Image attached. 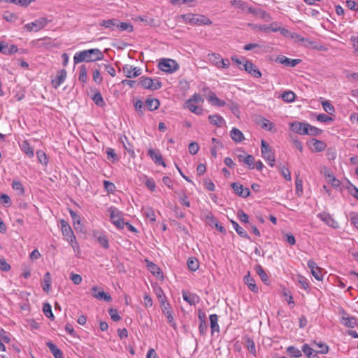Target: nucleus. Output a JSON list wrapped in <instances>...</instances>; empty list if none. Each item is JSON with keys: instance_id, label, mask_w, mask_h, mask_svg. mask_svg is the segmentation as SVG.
I'll use <instances>...</instances> for the list:
<instances>
[{"instance_id": "obj_1", "label": "nucleus", "mask_w": 358, "mask_h": 358, "mask_svg": "<svg viewBox=\"0 0 358 358\" xmlns=\"http://www.w3.org/2000/svg\"><path fill=\"white\" fill-rule=\"evenodd\" d=\"M103 53L98 48L85 50L76 52L73 57L75 64L85 62H94L103 59Z\"/></svg>"}, {"instance_id": "obj_2", "label": "nucleus", "mask_w": 358, "mask_h": 358, "mask_svg": "<svg viewBox=\"0 0 358 358\" xmlns=\"http://www.w3.org/2000/svg\"><path fill=\"white\" fill-rule=\"evenodd\" d=\"M183 22L192 25H210L212 21L206 16L193 13H187L180 16Z\"/></svg>"}, {"instance_id": "obj_3", "label": "nucleus", "mask_w": 358, "mask_h": 358, "mask_svg": "<svg viewBox=\"0 0 358 358\" xmlns=\"http://www.w3.org/2000/svg\"><path fill=\"white\" fill-rule=\"evenodd\" d=\"M61 229L62 235L64 236V239L67 241L74 248L75 245H78L76 236L71 226L64 220H61Z\"/></svg>"}, {"instance_id": "obj_4", "label": "nucleus", "mask_w": 358, "mask_h": 358, "mask_svg": "<svg viewBox=\"0 0 358 358\" xmlns=\"http://www.w3.org/2000/svg\"><path fill=\"white\" fill-rule=\"evenodd\" d=\"M158 67L160 70L171 73L176 71L179 68V65L173 59H162L158 64Z\"/></svg>"}, {"instance_id": "obj_5", "label": "nucleus", "mask_w": 358, "mask_h": 358, "mask_svg": "<svg viewBox=\"0 0 358 358\" xmlns=\"http://www.w3.org/2000/svg\"><path fill=\"white\" fill-rule=\"evenodd\" d=\"M139 84L145 89L157 90L162 87V83L158 79H152L149 77H141Z\"/></svg>"}, {"instance_id": "obj_6", "label": "nucleus", "mask_w": 358, "mask_h": 358, "mask_svg": "<svg viewBox=\"0 0 358 358\" xmlns=\"http://www.w3.org/2000/svg\"><path fill=\"white\" fill-rule=\"evenodd\" d=\"M261 145L262 157L266 161H267L269 166H273L275 162V155L273 152L269 145L264 140H262Z\"/></svg>"}, {"instance_id": "obj_7", "label": "nucleus", "mask_w": 358, "mask_h": 358, "mask_svg": "<svg viewBox=\"0 0 358 358\" xmlns=\"http://www.w3.org/2000/svg\"><path fill=\"white\" fill-rule=\"evenodd\" d=\"M48 20L45 17H40L35 21L26 24L24 29L28 31H38L47 25Z\"/></svg>"}, {"instance_id": "obj_8", "label": "nucleus", "mask_w": 358, "mask_h": 358, "mask_svg": "<svg viewBox=\"0 0 358 358\" xmlns=\"http://www.w3.org/2000/svg\"><path fill=\"white\" fill-rule=\"evenodd\" d=\"M110 219L113 223L118 228L123 229L124 227L125 222L123 219L120 217L119 210L113 207L109 209Z\"/></svg>"}, {"instance_id": "obj_9", "label": "nucleus", "mask_w": 358, "mask_h": 358, "mask_svg": "<svg viewBox=\"0 0 358 358\" xmlns=\"http://www.w3.org/2000/svg\"><path fill=\"white\" fill-rule=\"evenodd\" d=\"M243 69L255 78L262 77V73L259 69L250 60H245L243 65Z\"/></svg>"}, {"instance_id": "obj_10", "label": "nucleus", "mask_w": 358, "mask_h": 358, "mask_svg": "<svg viewBox=\"0 0 358 358\" xmlns=\"http://www.w3.org/2000/svg\"><path fill=\"white\" fill-rule=\"evenodd\" d=\"M317 217L323 221L327 225L333 229L339 227L338 222L329 213L322 212L317 215Z\"/></svg>"}, {"instance_id": "obj_11", "label": "nucleus", "mask_w": 358, "mask_h": 358, "mask_svg": "<svg viewBox=\"0 0 358 358\" xmlns=\"http://www.w3.org/2000/svg\"><path fill=\"white\" fill-rule=\"evenodd\" d=\"M341 322L342 324L349 328H354L357 325V319L355 317L349 316L348 314L343 310H341Z\"/></svg>"}, {"instance_id": "obj_12", "label": "nucleus", "mask_w": 358, "mask_h": 358, "mask_svg": "<svg viewBox=\"0 0 358 358\" xmlns=\"http://www.w3.org/2000/svg\"><path fill=\"white\" fill-rule=\"evenodd\" d=\"M307 264L314 278L317 280H322L323 278L322 269L317 266V263L310 259L308 261Z\"/></svg>"}, {"instance_id": "obj_13", "label": "nucleus", "mask_w": 358, "mask_h": 358, "mask_svg": "<svg viewBox=\"0 0 358 358\" xmlns=\"http://www.w3.org/2000/svg\"><path fill=\"white\" fill-rule=\"evenodd\" d=\"M122 71L128 78H136L141 74V69L126 64L122 67Z\"/></svg>"}, {"instance_id": "obj_14", "label": "nucleus", "mask_w": 358, "mask_h": 358, "mask_svg": "<svg viewBox=\"0 0 358 358\" xmlns=\"http://www.w3.org/2000/svg\"><path fill=\"white\" fill-rule=\"evenodd\" d=\"M91 290L93 297L99 300H104L107 302H109L112 300L110 295L104 292L103 290L99 289L97 287H92Z\"/></svg>"}, {"instance_id": "obj_15", "label": "nucleus", "mask_w": 358, "mask_h": 358, "mask_svg": "<svg viewBox=\"0 0 358 358\" xmlns=\"http://www.w3.org/2000/svg\"><path fill=\"white\" fill-rule=\"evenodd\" d=\"M306 123L301 122H294L290 123V129L300 135H306L307 133Z\"/></svg>"}, {"instance_id": "obj_16", "label": "nucleus", "mask_w": 358, "mask_h": 358, "mask_svg": "<svg viewBox=\"0 0 358 358\" xmlns=\"http://www.w3.org/2000/svg\"><path fill=\"white\" fill-rule=\"evenodd\" d=\"M93 236L101 246L105 249L109 248L108 238L104 233L96 231H94Z\"/></svg>"}, {"instance_id": "obj_17", "label": "nucleus", "mask_w": 358, "mask_h": 358, "mask_svg": "<svg viewBox=\"0 0 358 358\" xmlns=\"http://www.w3.org/2000/svg\"><path fill=\"white\" fill-rule=\"evenodd\" d=\"M233 190L240 196L246 198L250 196V191L248 188H244L242 185L238 182H233L231 184Z\"/></svg>"}, {"instance_id": "obj_18", "label": "nucleus", "mask_w": 358, "mask_h": 358, "mask_svg": "<svg viewBox=\"0 0 358 358\" xmlns=\"http://www.w3.org/2000/svg\"><path fill=\"white\" fill-rule=\"evenodd\" d=\"M161 306L162 312L166 315L168 322L173 327H175L176 324H173V317L171 315V308L169 303H166L165 300L162 299Z\"/></svg>"}, {"instance_id": "obj_19", "label": "nucleus", "mask_w": 358, "mask_h": 358, "mask_svg": "<svg viewBox=\"0 0 358 358\" xmlns=\"http://www.w3.org/2000/svg\"><path fill=\"white\" fill-rule=\"evenodd\" d=\"M18 51L15 45H9L5 42H0V52L3 55H10Z\"/></svg>"}, {"instance_id": "obj_20", "label": "nucleus", "mask_w": 358, "mask_h": 358, "mask_svg": "<svg viewBox=\"0 0 358 358\" xmlns=\"http://www.w3.org/2000/svg\"><path fill=\"white\" fill-rule=\"evenodd\" d=\"M148 155L152 158V159L155 162V164H158L159 165L163 166L164 167L166 166V164L162 159V155L160 152L158 150H154V149H149Z\"/></svg>"}, {"instance_id": "obj_21", "label": "nucleus", "mask_w": 358, "mask_h": 358, "mask_svg": "<svg viewBox=\"0 0 358 358\" xmlns=\"http://www.w3.org/2000/svg\"><path fill=\"white\" fill-rule=\"evenodd\" d=\"M118 20L115 18L109 20H102L99 22V25L106 29H109L110 31H115L117 29Z\"/></svg>"}, {"instance_id": "obj_22", "label": "nucleus", "mask_w": 358, "mask_h": 358, "mask_svg": "<svg viewBox=\"0 0 358 358\" xmlns=\"http://www.w3.org/2000/svg\"><path fill=\"white\" fill-rule=\"evenodd\" d=\"M278 61L287 66L294 67L301 62L299 59H289L285 56H280L278 57Z\"/></svg>"}, {"instance_id": "obj_23", "label": "nucleus", "mask_w": 358, "mask_h": 358, "mask_svg": "<svg viewBox=\"0 0 358 358\" xmlns=\"http://www.w3.org/2000/svg\"><path fill=\"white\" fill-rule=\"evenodd\" d=\"M326 147V143L322 141L315 138L310 141V148L315 152H322L325 150Z\"/></svg>"}, {"instance_id": "obj_24", "label": "nucleus", "mask_w": 358, "mask_h": 358, "mask_svg": "<svg viewBox=\"0 0 358 358\" xmlns=\"http://www.w3.org/2000/svg\"><path fill=\"white\" fill-rule=\"evenodd\" d=\"M67 76L66 71L64 69L60 70L57 73L56 78L52 80V83L55 88H57L66 79Z\"/></svg>"}, {"instance_id": "obj_25", "label": "nucleus", "mask_w": 358, "mask_h": 358, "mask_svg": "<svg viewBox=\"0 0 358 358\" xmlns=\"http://www.w3.org/2000/svg\"><path fill=\"white\" fill-rule=\"evenodd\" d=\"M208 120L210 124L218 127H221L225 124L224 119L220 115H210L208 116Z\"/></svg>"}, {"instance_id": "obj_26", "label": "nucleus", "mask_w": 358, "mask_h": 358, "mask_svg": "<svg viewBox=\"0 0 358 358\" xmlns=\"http://www.w3.org/2000/svg\"><path fill=\"white\" fill-rule=\"evenodd\" d=\"M302 351L308 358H318V354H320L317 349H313L308 344L302 346Z\"/></svg>"}, {"instance_id": "obj_27", "label": "nucleus", "mask_w": 358, "mask_h": 358, "mask_svg": "<svg viewBox=\"0 0 358 358\" xmlns=\"http://www.w3.org/2000/svg\"><path fill=\"white\" fill-rule=\"evenodd\" d=\"M231 223L235 231L241 237L245 238L248 240H250V237L248 234L247 231L243 228L240 227L239 224L236 221L231 220Z\"/></svg>"}, {"instance_id": "obj_28", "label": "nucleus", "mask_w": 358, "mask_h": 358, "mask_svg": "<svg viewBox=\"0 0 358 358\" xmlns=\"http://www.w3.org/2000/svg\"><path fill=\"white\" fill-rule=\"evenodd\" d=\"M255 270L258 275L260 277L261 280L266 284L268 285L270 282L269 278L266 273L264 271L263 267L258 264L255 266Z\"/></svg>"}, {"instance_id": "obj_29", "label": "nucleus", "mask_w": 358, "mask_h": 358, "mask_svg": "<svg viewBox=\"0 0 358 358\" xmlns=\"http://www.w3.org/2000/svg\"><path fill=\"white\" fill-rule=\"evenodd\" d=\"M230 135L233 141L236 143H241L245 139L243 134L238 129L235 127L231 129Z\"/></svg>"}, {"instance_id": "obj_30", "label": "nucleus", "mask_w": 358, "mask_h": 358, "mask_svg": "<svg viewBox=\"0 0 358 358\" xmlns=\"http://www.w3.org/2000/svg\"><path fill=\"white\" fill-rule=\"evenodd\" d=\"M46 345L55 358H64L62 352L53 343L49 341Z\"/></svg>"}, {"instance_id": "obj_31", "label": "nucleus", "mask_w": 358, "mask_h": 358, "mask_svg": "<svg viewBox=\"0 0 358 358\" xmlns=\"http://www.w3.org/2000/svg\"><path fill=\"white\" fill-rule=\"evenodd\" d=\"M207 99L208 101L212 102L213 105L219 107L224 106L226 104L224 101L217 98L215 94L213 92H210V94L207 96Z\"/></svg>"}, {"instance_id": "obj_32", "label": "nucleus", "mask_w": 358, "mask_h": 358, "mask_svg": "<svg viewBox=\"0 0 358 358\" xmlns=\"http://www.w3.org/2000/svg\"><path fill=\"white\" fill-rule=\"evenodd\" d=\"M244 281L252 292H258V287L255 284V280L250 276V273H248V274L244 277Z\"/></svg>"}, {"instance_id": "obj_33", "label": "nucleus", "mask_w": 358, "mask_h": 358, "mask_svg": "<svg viewBox=\"0 0 358 358\" xmlns=\"http://www.w3.org/2000/svg\"><path fill=\"white\" fill-rule=\"evenodd\" d=\"M209 319L210 323L211 333L213 334L215 331L219 332L220 327L217 323L218 316L216 314H212L210 315Z\"/></svg>"}, {"instance_id": "obj_34", "label": "nucleus", "mask_w": 358, "mask_h": 358, "mask_svg": "<svg viewBox=\"0 0 358 358\" xmlns=\"http://www.w3.org/2000/svg\"><path fill=\"white\" fill-rule=\"evenodd\" d=\"M145 106L150 111L157 110L159 106V101L157 99H147Z\"/></svg>"}, {"instance_id": "obj_35", "label": "nucleus", "mask_w": 358, "mask_h": 358, "mask_svg": "<svg viewBox=\"0 0 358 358\" xmlns=\"http://www.w3.org/2000/svg\"><path fill=\"white\" fill-rule=\"evenodd\" d=\"M22 150L30 158L34 155V149L27 141H24L21 145Z\"/></svg>"}, {"instance_id": "obj_36", "label": "nucleus", "mask_w": 358, "mask_h": 358, "mask_svg": "<svg viewBox=\"0 0 358 358\" xmlns=\"http://www.w3.org/2000/svg\"><path fill=\"white\" fill-rule=\"evenodd\" d=\"M52 284V278L51 275L49 272L45 273L43 276V289L45 292H48L50 291V288Z\"/></svg>"}, {"instance_id": "obj_37", "label": "nucleus", "mask_w": 358, "mask_h": 358, "mask_svg": "<svg viewBox=\"0 0 358 358\" xmlns=\"http://www.w3.org/2000/svg\"><path fill=\"white\" fill-rule=\"evenodd\" d=\"M117 29L120 31H127L131 33L134 31L133 25L130 22H120L118 20Z\"/></svg>"}, {"instance_id": "obj_38", "label": "nucleus", "mask_w": 358, "mask_h": 358, "mask_svg": "<svg viewBox=\"0 0 358 358\" xmlns=\"http://www.w3.org/2000/svg\"><path fill=\"white\" fill-rule=\"evenodd\" d=\"M147 266H148V268L149 271L154 275H155L157 277H160V278L163 277L162 272L161 271V270L158 267V266H157L155 264L150 262L148 263Z\"/></svg>"}, {"instance_id": "obj_39", "label": "nucleus", "mask_w": 358, "mask_h": 358, "mask_svg": "<svg viewBox=\"0 0 358 358\" xmlns=\"http://www.w3.org/2000/svg\"><path fill=\"white\" fill-rule=\"evenodd\" d=\"M183 299L189 303L190 305H194L196 302H198V296L194 294H187L185 292H182Z\"/></svg>"}, {"instance_id": "obj_40", "label": "nucleus", "mask_w": 358, "mask_h": 358, "mask_svg": "<svg viewBox=\"0 0 358 358\" xmlns=\"http://www.w3.org/2000/svg\"><path fill=\"white\" fill-rule=\"evenodd\" d=\"M287 352L293 358H299L302 356L301 351L294 346H289L287 348Z\"/></svg>"}, {"instance_id": "obj_41", "label": "nucleus", "mask_w": 358, "mask_h": 358, "mask_svg": "<svg viewBox=\"0 0 358 358\" xmlns=\"http://www.w3.org/2000/svg\"><path fill=\"white\" fill-rule=\"evenodd\" d=\"M88 76H87V70L85 65H82L80 67V72H79V77L78 80L83 84H85L87 81Z\"/></svg>"}, {"instance_id": "obj_42", "label": "nucleus", "mask_w": 358, "mask_h": 358, "mask_svg": "<svg viewBox=\"0 0 358 358\" xmlns=\"http://www.w3.org/2000/svg\"><path fill=\"white\" fill-rule=\"evenodd\" d=\"M185 106L191 112L196 114L201 115L202 113L203 109L197 106L194 105L193 103H191L190 101H187L185 102Z\"/></svg>"}, {"instance_id": "obj_43", "label": "nucleus", "mask_w": 358, "mask_h": 358, "mask_svg": "<svg viewBox=\"0 0 358 358\" xmlns=\"http://www.w3.org/2000/svg\"><path fill=\"white\" fill-rule=\"evenodd\" d=\"M208 60L215 66L219 67L222 57L219 54L211 53L208 55Z\"/></svg>"}, {"instance_id": "obj_44", "label": "nucleus", "mask_w": 358, "mask_h": 358, "mask_svg": "<svg viewBox=\"0 0 358 358\" xmlns=\"http://www.w3.org/2000/svg\"><path fill=\"white\" fill-rule=\"evenodd\" d=\"M92 99L98 106L102 107L105 106V101L99 91H96Z\"/></svg>"}, {"instance_id": "obj_45", "label": "nucleus", "mask_w": 358, "mask_h": 358, "mask_svg": "<svg viewBox=\"0 0 358 358\" xmlns=\"http://www.w3.org/2000/svg\"><path fill=\"white\" fill-rule=\"evenodd\" d=\"M187 264L189 269L192 271H196L199 268V261L196 258H194V257H189L187 259Z\"/></svg>"}, {"instance_id": "obj_46", "label": "nucleus", "mask_w": 358, "mask_h": 358, "mask_svg": "<svg viewBox=\"0 0 358 358\" xmlns=\"http://www.w3.org/2000/svg\"><path fill=\"white\" fill-rule=\"evenodd\" d=\"M306 127H307V133L306 135H310V136H318L322 133V130L319 128H317L314 126H312L308 123H306Z\"/></svg>"}, {"instance_id": "obj_47", "label": "nucleus", "mask_w": 358, "mask_h": 358, "mask_svg": "<svg viewBox=\"0 0 358 358\" xmlns=\"http://www.w3.org/2000/svg\"><path fill=\"white\" fill-rule=\"evenodd\" d=\"M43 311L45 315L50 319L51 320H54L55 316L52 312V307L50 303H45L43 306Z\"/></svg>"}, {"instance_id": "obj_48", "label": "nucleus", "mask_w": 358, "mask_h": 358, "mask_svg": "<svg viewBox=\"0 0 358 358\" xmlns=\"http://www.w3.org/2000/svg\"><path fill=\"white\" fill-rule=\"evenodd\" d=\"M205 222L211 227H214L215 226V224L218 223L217 219L213 216V215L211 213H208L205 216Z\"/></svg>"}, {"instance_id": "obj_49", "label": "nucleus", "mask_w": 358, "mask_h": 358, "mask_svg": "<svg viewBox=\"0 0 358 358\" xmlns=\"http://www.w3.org/2000/svg\"><path fill=\"white\" fill-rule=\"evenodd\" d=\"M314 345L317 347V350L320 354H327L329 352V347L325 343L314 342Z\"/></svg>"}, {"instance_id": "obj_50", "label": "nucleus", "mask_w": 358, "mask_h": 358, "mask_svg": "<svg viewBox=\"0 0 358 358\" xmlns=\"http://www.w3.org/2000/svg\"><path fill=\"white\" fill-rule=\"evenodd\" d=\"M282 99L286 102H292L295 99V94L292 91L285 92L282 94Z\"/></svg>"}, {"instance_id": "obj_51", "label": "nucleus", "mask_w": 358, "mask_h": 358, "mask_svg": "<svg viewBox=\"0 0 358 358\" xmlns=\"http://www.w3.org/2000/svg\"><path fill=\"white\" fill-rule=\"evenodd\" d=\"M36 156L38 159V161L42 164H45L46 165L48 162V158H47V156L45 155V153L42 151V150H37L36 152Z\"/></svg>"}, {"instance_id": "obj_52", "label": "nucleus", "mask_w": 358, "mask_h": 358, "mask_svg": "<svg viewBox=\"0 0 358 358\" xmlns=\"http://www.w3.org/2000/svg\"><path fill=\"white\" fill-rule=\"evenodd\" d=\"M322 107L323 109L330 115H332L335 111L334 106L328 101L322 102Z\"/></svg>"}, {"instance_id": "obj_53", "label": "nucleus", "mask_w": 358, "mask_h": 358, "mask_svg": "<svg viewBox=\"0 0 358 358\" xmlns=\"http://www.w3.org/2000/svg\"><path fill=\"white\" fill-rule=\"evenodd\" d=\"M12 187L14 190L18 191L19 194L22 195L24 193V189L20 181H13Z\"/></svg>"}, {"instance_id": "obj_54", "label": "nucleus", "mask_w": 358, "mask_h": 358, "mask_svg": "<svg viewBox=\"0 0 358 358\" xmlns=\"http://www.w3.org/2000/svg\"><path fill=\"white\" fill-rule=\"evenodd\" d=\"M231 6H235L236 8H240L241 10H244L247 8L246 2L242 0H233L231 1Z\"/></svg>"}, {"instance_id": "obj_55", "label": "nucleus", "mask_w": 358, "mask_h": 358, "mask_svg": "<svg viewBox=\"0 0 358 358\" xmlns=\"http://www.w3.org/2000/svg\"><path fill=\"white\" fill-rule=\"evenodd\" d=\"M237 217L241 222L248 223L249 221V216L243 210H238Z\"/></svg>"}, {"instance_id": "obj_56", "label": "nucleus", "mask_w": 358, "mask_h": 358, "mask_svg": "<svg viewBox=\"0 0 358 358\" xmlns=\"http://www.w3.org/2000/svg\"><path fill=\"white\" fill-rule=\"evenodd\" d=\"M243 162L248 165L250 166V169H253L254 168V164H255V157L251 155H248L247 156H245L244 157V159H243Z\"/></svg>"}, {"instance_id": "obj_57", "label": "nucleus", "mask_w": 358, "mask_h": 358, "mask_svg": "<svg viewBox=\"0 0 358 358\" xmlns=\"http://www.w3.org/2000/svg\"><path fill=\"white\" fill-rule=\"evenodd\" d=\"M246 344H247V348H248L249 352L251 354L255 355L256 349H255V345L254 341L251 338H247Z\"/></svg>"}, {"instance_id": "obj_58", "label": "nucleus", "mask_w": 358, "mask_h": 358, "mask_svg": "<svg viewBox=\"0 0 358 358\" xmlns=\"http://www.w3.org/2000/svg\"><path fill=\"white\" fill-rule=\"evenodd\" d=\"M108 313L113 321L117 322L121 320V317L119 315L118 312L116 309H109Z\"/></svg>"}, {"instance_id": "obj_59", "label": "nucleus", "mask_w": 358, "mask_h": 358, "mask_svg": "<svg viewBox=\"0 0 358 358\" xmlns=\"http://www.w3.org/2000/svg\"><path fill=\"white\" fill-rule=\"evenodd\" d=\"M188 149L189 153L192 155H194L198 152L199 146L197 143L192 142L189 145Z\"/></svg>"}, {"instance_id": "obj_60", "label": "nucleus", "mask_w": 358, "mask_h": 358, "mask_svg": "<svg viewBox=\"0 0 358 358\" xmlns=\"http://www.w3.org/2000/svg\"><path fill=\"white\" fill-rule=\"evenodd\" d=\"M135 109L140 115H143L144 103L141 100H138L135 104Z\"/></svg>"}, {"instance_id": "obj_61", "label": "nucleus", "mask_w": 358, "mask_h": 358, "mask_svg": "<svg viewBox=\"0 0 358 358\" xmlns=\"http://www.w3.org/2000/svg\"><path fill=\"white\" fill-rule=\"evenodd\" d=\"M228 107L231 110V112L233 113V114L234 115H236L237 117H239L240 110H239L238 106L237 104L231 102L228 104Z\"/></svg>"}, {"instance_id": "obj_62", "label": "nucleus", "mask_w": 358, "mask_h": 358, "mask_svg": "<svg viewBox=\"0 0 358 358\" xmlns=\"http://www.w3.org/2000/svg\"><path fill=\"white\" fill-rule=\"evenodd\" d=\"M280 173L285 178V179L287 180V181H290L292 180L290 171L285 166H282L280 168Z\"/></svg>"}, {"instance_id": "obj_63", "label": "nucleus", "mask_w": 358, "mask_h": 358, "mask_svg": "<svg viewBox=\"0 0 358 358\" xmlns=\"http://www.w3.org/2000/svg\"><path fill=\"white\" fill-rule=\"evenodd\" d=\"M92 76H93V80L96 83H97V84L101 83L103 78H102V76H101V73L98 69L94 70Z\"/></svg>"}, {"instance_id": "obj_64", "label": "nucleus", "mask_w": 358, "mask_h": 358, "mask_svg": "<svg viewBox=\"0 0 358 358\" xmlns=\"http://www.w3.org/2000/svg\"><path fill=\"white\" fill-rule=\"evenodd\" d=\"M1 203L5 206H9L11 205V200L10 197L6 194H2L0 196Z\"/></svg>"}]
</instances>
